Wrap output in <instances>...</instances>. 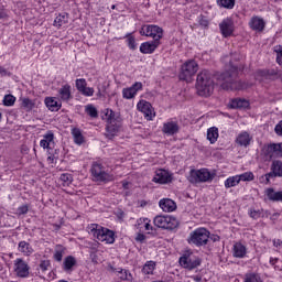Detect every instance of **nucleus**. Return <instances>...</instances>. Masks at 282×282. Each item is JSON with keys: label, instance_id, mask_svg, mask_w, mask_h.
<instances>
[{"label": "nucleus", "instance_id": "obj_41", "mask_svg": "<svg viewBox=\"0 0 282 282\" xmlns=\"http://www.w3.org/2000/svg\"><path fill=\"white\" fill-rule=\"evenodd\" d=\"M235 0H217V6L219 8H225L226 10H232L235 8Z\"/></svg>", "mask_w": 282, "mask_h": 282}, {"label": "nucleus", "instance_id": "obj_49", "mask_svg": "<svg viewBox=\"0 0 282 282\" xmlns=\"http://www.w3.org/2000/svg\"><path fill=\"white\" fill-rule=\"evenodd\" d=\"M76 89L82 93L87 87V80L85 78L76 79Z\"/></svg>", "mask_w": 282, "mask_h": 282}, {"label": "nucleus", "instance_id": "obj_38", "mask_svg": "<svg viewBox=\"0 0 282 282\" xmlns=\"http://www.w3.org/2000/svg\"><path fill=\"white\" fill-rule=\"evenodd\" d=\"M72 133L75 144H83L85 142V138L83 137V132H80V129L74 128Z\"/></svg>", "mask_w": 282, "mask_h": 282}, {"label": "nucleus", "instance_id": "obj_28", "mask_svg": "<svg viewBox=\"0 0 282 282\" xmlns=\"http://www.w3.org/2000/svg\"><path fill=\"white\" fill-rule=\"evenodd\" d=\"M44 102L47 109H50V111H58V109H61L62 107V104L58 102L54 97H46L44 99Z\"/></svg>", "mask_w": 282, "mask_h": 282}, {"label": "nucleus", "instance_id": "obj_35", "mask_svg": "<svg viewBox=\"0 0 282 282\" xmlns=\"http://www.w3.org/2000/svg\"><path fill=\"white\" fill-rule=\"evenodd\" d=\"M19 252H22L25 257H30L34 250L32 249V246H30L29 242L20 241L18 247Z\"/></svg>", "mask_w": 282, "mask_h": 282}, {"label": "nucleus", "instance_id": "obj_58", "mask_svg": "<svg viewBox=\"0 0 282 282\" xmlns=\"http://www.w3.org/2000/svg\"><path fill=\"white\" fill-rule=\"evenodd\" d=\"M28 210H30L28 205H22L21 207H19V213H28Z\"/></svg>", "mask_w": 282, "mask_h": 282}, {"label": "nucleus", "instance_id": "obj_5", "mask_svg": "<svg viewBox=\"0 0 282 282\" xmlns=\"http://www.w3.org/2000/svg\"><path fill=\"white\" fill-rule=\"evenodd\" d=\"M187 180L191 184L213 182L215 180V173H210L208 169L191 170Z\"/></svg>", "mask_w": 282, "mask_h": 282}, {"label": "nucleus", "instance_id": "obj_33", "mask_svg": "<svg viewBox=\"0 0 282 282\" xmlns=\"http://www.w3.org/2000/svg\"><path fill=\"white\" fill-rule=\"evenodd\" d=\"M262 155H264V158L267 160H272V158H274V153H276V150L274 148V143H270L268 145H264L261 150Z\"/></svg>", "mask_w": 282, "mask_h": 282}, {"label": "nucleus", "instance_id": "obj_10", "mask_svg": "<svg viewBox=\"0 0 282 282\" xmlns=\"http://www.w3.org/2000/svg\"><path fill=\"white\" fill-rule=\"evenodd\" d=\"M154 226L164 228L165 230H175L180 226L177 218L169 215H159L154 218Z\"/></svg>", "mask_w": 282, "mask_h": 282}, {"label": "nucleus", "instance_id": "obj_23", "mask_svg": "<svg viewBox=\"0 0 282 282\" xmlns=\"http://www.w3.org/2000/svg\"><path fill=\"white\" fill-rule=\"evenodd\" d=\"M236 142L239 144V147L248 148L250 147V142H252V137L250 133H248V131H242L238 134Z\"/></svg>", "mask_w": 282, "mask_h": 282}, {"label": "nucleus", "instance_id": "obj_55", "mask_svg": "<svg viewBox=\"0 0 282 282\" xmlns=\"http://www.w3.org/2000/svg\"><path fill=\"white\" fill-rule=\"evenodd\" d=\"M145 239H147V236H144V234H138L135 237V241H138L139 243H143Z\"/></svg>", "mask_w": 282, "mask_h": 282}, {"label": "nucleus", "instance_id": "obj_51", "mask_svg": "<svg viewBox=\"0 0 282 282\" xmlns=\"http://www.w3.org/2000/svg\"><path fill=\"white\" fill-rule=\"evenodd\" d=\"M8 19V9L3 6H0V21Z\"/></svg>", "mask_w": 282, "mask_h": 282}, {"label": "nucleus", "instance_id": "obj_59", "mask_svg": "<svg viewBox=\"0 0 282 282\" xmlns=\"http://www.w3.org/2000/svg\"><path fill=\"white\" fill-rule=\"evenodd\" d=\"M200 25H203V28H208V20H200Z\"/></svg>", "mask_w": 282, "mask_h": 282}, {"label": "nucleus", "instance_id": "obj_26", "mask_svg": "<svg viewBox=\"0 0 282 282\" xmlns=\"http://www.w3.org/2000/svg\"><path fill=\"white\" fill-rule=\"evenodd\" d=\"M110 270L112 272H116L120 281H133V275H131V273L124 269H121V268L116 269L113 267H110Z\"/></svg>", "mask_w": 282, "mask_h": 282}, {"label": "nucleus", "instance_id": "obj_24", "mask_svg": "<svg viewBox=\"0 0 282 282\" xmlns=\"http://www.w3.org/2000/svg\"><path fill=\"white\" fill-rule=\"evenodd\" d=\"M58 95L63 102H69V100H72V86L69 84H65L58 89Z\"/></svg>", "mask_w": 282, "mask_h": 282}, {"label": "nucleus", "instance_id": "obj_19", "mask_svg": "<svg viewBox=\"0 0 282 282\" xmlns=\"http://www.w3.org/2000/svg\"><path fill=\"white\" fill-rule=\"evenodd\" d=\"M158 47H160V41H158V40L143 42L140 45V52H141V54H153V52H155V50H158Z\"/></svg>", "mask_w": 282, "mask_h": 282}, {"label": "nucleus", "instance_id": "obj_60", "mask_svg": "<svg viewBox=\"0 0 282 282\" xmlns=\"http://www.w3.org/2000/svg\"><path fill=\"white\" fill-rule=\"evenodd\" d=\"M282 245V241L281 240H273V246L275 247V248H279V246H281Z\"/></svg>", "mask_w": 282, "mask_h": 282}, {"label": "nucleus", "instance_id": "obj_54", "mask_svg": "<svg viewBox=\"0 0 282 282\" xmlns=\"http://www.w3.org/2000/svg\"><path fill=\"white\" fill-rule=\"evenodd\" d=\"M6 76H12V73L8 72L4 67L0 66V78H3Z\"/></svg>", "mask_w": 282, "mask_h": 282}, {"label": "nucleus", "instance_id": "obj_21", "mask_svg": "<svg viewBox=\"0 0 282 282\" xmlns=\"http://www.w3.org/2000/svg\"><path fill=\"white\" fill-rule=\"evenodd\" d=\"M162 131L165 135H175L180 133V124L176 121H167L163 123Z\"/></svg>", "mask_w": 282, "mask_h": 282}, {"label": "nucleus", "instance_id": "obj_17", "mask_svg": "<svg viewBox=\"0 0 282 282\" xmlns=\"http://www.w3.org/2000/svg\"><path fill=\"white\" fill-rule=\"evenodd\" d=\"M220 32L225 39H228V36H232V32H235V22H232L230 19H225L219 24Z\"/></svg>", "mask_w": 282, "mask_h": 282}, {"label": "nucleus", "instance_id": "obj_11", "mask_svg": "<svg viewBox=\"0 0 282 282\" xmlns=\"http://www.w3.org/2000/svg\"><path fill=\"white\" fill-rule=\"evenodd\" d=\"M141 36H150L153 41H160L164 35V30L158 25L147 24L140 30Z\"/></svg>", "mask_w": 282, "mask_h": 282}, {"label": "nucleus", "instance_id": "obj_43", "mask_svg": "<svg viewBox=\"0 0 282 282\" xmlns=\"http://www.w3.org/2000/svg\"><path fill=\"white\" fill-rule=\"evenodd\" d=\"M4 107H14V102H17V97L13 95H6L2 100Z\"/></svg>", "mask_w": 282, "mask_h": 282}, {"label": "nucleus", "instance_id": "obj_13", "mask_svg": "<svg viewBox=\"0 0 282 282\" xmlns=\"http://www.w3.org/2000/svg\"><path fill=\"white\" fill-rule=\"evenodd\" d=\"M281 74L279 70L271 68V69H260L256 74L257 80L260 83H270L271 80H276Z\"/></svg>", "mask_w": 282, "mask_h": 282}, {"label": "nucleus", "instance_id": "obj_50", "mask_svg": "<svg viewBox=\"0 0 282 282\" xmlns=\"http://www.w3.org/2000/svg\"><path fill=\"white\" fill-rule=\"evenodd\" d=\"M94 91H95L94 88L86 86V88L83 89L80 94L83 96L91 97V96H94Z\"/></svg>", "mask_w": 282, "mask_h": 282}, {"label": "nucleus", "instance_id": "obj_18", "mask_svg": "<svg viewBox=\"0 0 282 282\" xmlns=\"http://www.w3.org/2000/svg\"><path fill=\"white\" fill-rule=\"evenodd\" d=\"M140 89H142V83L137 82L131 87L123 88L122 96L127 100H131V98H135V95L138 94V91H140Z\"/></svg>", "mask_w": 282, "mask_h": 282}, {"label": "nucleus", "instance_id": "obj_56", "mask_svg": "<svg viewBox=\"0 0 282 282\" xmlns=\"http://www.w3.org/2000/svg\"><path fill=\"white\" fill-rule=\"evenodd\" d=\"M275 133L278 135H282V121H280L276 126H275V129H274Z\"/></svg>", "mask_w": 282, "mask_h": 282}, {"label": "nucleus", "instance_id": "obj_61", "mask_svg": "<svg viewBox=\"0 0 282 282\" xmlns=\"http://www.w3.org/2000/svg\"><path fill=\"white\" fill-rule=\"evenodd\" d=\"M250 217H251L252 219H259V213H251V214H250Z\"/></svg>", "mask_w": 282, "mask_h": 282}, {"label": "nucleus", "instance_id": "obj_29", "mask_svg": "<svg viewBox=\"0 0 282 282\" xmlns=\"http://www.w3.org/2000/svg\"><path fill=\"white\" fill-rule=\"evenodd\" d=\"M66 23H69V13L63 12L55 18L53 25L55 28H63Z\"/></svg>", "mask_w": 282, "mask_h": 282}, {"label": "nucleus", "instance_id": "obj_46", "mask_svg": "<svg viewBox=\"0 0 282 282\" xmlns=\"http://www.w3.org/2000/svg\"><path fill=\"white\" fill-rule=\"evenodd\" d=\"M85 112L90 118H98V109H96V107H94V105H87L85 107Z\"/></svg>", "mask_w": 282, "mask_h": 282}, {"label": "nucleus", "instance_id": "obj_8", "mask_svg": "<svg viewBox=\"0 0 282 282\" xmlns=\"http://www.w3.org/2000/svg\"><path fill=\"white\" fill-rule=\"evenodd\" d=\"M178 263L185 270H195V268H199V265H202V259L195 256L193 251L187 250L180 258Z\"/></svg>", "mask_w": 282, "mask_h": 282}, {"label": "nucleus", "instance_id": "obj_16", "mask_svg": "<svg viewBox=\"0 0 282 282\" xmlns=\"http://www.w3.org/2000/svg\"><path fill=\"white\" fill-rule=\"evenodd\" d=\"M152 182H155V184H170V182H173V176H171L169 171L159 170L156 171Z\"/></svg>", "mask_w": 282, "mask_h": 282}, {"label": "nucleus", "instance_id": "obj_31", "mask_svg": "<svg viewBox=\"0 0 282 282\" xmlns=\"http://www.w3.org/2000/svg\"><path fill=\"white\" fill-rule=\"evenodd\" d=\"M137 228H139V230H145L148 232L153 231V226H151V220H149V218H140L137 221Z\"/></svg>", "mask_w": 282, "mask_h": 282}, {"label": "nucleus", "instance_id": "obj_34", "mask_svg": "<svg viewBox=\"0 0 282 282\" xmlns=\"http://www.w3.org/2000/svg\"><path fill=\"white\" fill-rule=\"evenodd\" d=\"M74 265H76V258H74L73 256H67L64 259L63 270L65 272H72Z\"/></svg>", "mask_w": 282, "mask_h": 282}, {"label": "nucleus", "instance_id": "obj_3", "mask_svg": "<svg viewBox=\"0 0 282 282\" xmlns=\"http://www.w3.org/2000/svg\"><path fill=\"white\" fill-rule=\"evenodd\" d=\"M90 173L93 182H99L102 184L113 182V174L109 173L107 167L99 162H93Z\"/></svg>", "mask_w": 282, "mask_h": 282}, {"label": "nucleus", "instance_id": "obj_39", "mask_svg": "<svg viewBox=\"0 0 282 282\" xmlns=\"http://www.w3.org/2000/svg\"><path fill=\"white\" fill-rule=\"evenodd\" d=\"M239 183H240V181H239V176L238 175L229 176L225 181V188H234V186H238Z\"/></svg>", "mask_w": 282, "mask_h": 282}, {"label": "nucleus", "instance_id": "obj_22", "mask_svg": "<svg viewBox=\"0 0 282 282\" xmlns=\"http://www.w3.org/2000/svg\"><path fill=\"white\" fill-rule=\"evenodd\" d=\"M249 25L251 30H254L256 32H263V30H265V21L263 20V18H251Z\"/></svg>", "mask_w": 282, "mask_h": 282}, {"label": "nucleus", "instance_id": "obj_6", "mask_svg": "<svg viewBox=\"0 0 282 282\" xmlns=\"http://www.w3.org/2000/svg\"><path fill=\"white\" fill-rule=\"evenodd\" d=\"M208 239H210V231L206 228H197L189 234L187 243H192L199 248L202 246H206L208 243Z\"/></svg>", "mask_w": 282, "mask_h": 282}, {"label": "nucleus", "instance_id": "obj_47", "mask_svg": "<svg viewBox=\"0 0 282 282\" xmlns=\"http://www.w3.org/2000/svg\"><path fill=\"white\" fill-rule=\"evenodd\" d=\"M126 39H128V47L129 50L135 51L138 50V44L135 43V37L131 36V33H128L126 35Z\"/></svg>", "mask_w": 282, "mask_h": 282}, {"label": "nucleus", "instance_id": "obj_4", "mask_svg": "<svg viewBox=\"0 0 282 282\" xmlns=\"http://www.w3.org/2000/svg\"><path fill=\"white\" fill-rule=\"evenodd\" d=\"M217 79L220 83V87L223 89H243V86H241V82L237 80V73L226 70L218 75Z\"/></svg>", "mask_w": 282, "mask_h": 282}, {"label": "nucleus", "instance_id": "obj_12", "mask_svg": "<svg viewBox=\"0 0 282 282\" xmlns=\"http://www.w3.org/2000/svg\"><path fill=\"white\" fill-rule=\"evenodd\" d=\"M275 177H282V161L274 160L271 163L270 172L262 176V180H265L267 184H270L271 180Z\"/></svg>", "mask_w": 282, "mask_h": 282}, {"label": "nucleus", "instance_id": "obj_2", "mask_svg": "<svg viewBox=\"0 0 282 282\" xmlns=\"http://www.w3.org/2000/svg\"><path fill=\"white\" fill-rule=\"evenodd\" d=\"M105 116L108 122L106 126L105 137L107 140H113L115 137L120 133V129L122 128V117L116 115L111 109H107Z\"/></svg>", "mask_w": 282, "mask_h": 282}, {"label": "nucleus", "instance_id": "obj_44", "mask_svg": "<svg viewBox=\"0 0 282 282\" xmlns=\"http://www.w3.org/2000/svg\"><path fill=\"white\" fill-rule=\"evenodd\" d=\"M239 182H252L254 180V174L252 172H245L238 175Z\"/></svg>", "mask_w": 282, "mask_h": 282}, {"label": "nucleus", "instance_id": "obj_20", "mask_svg": "<svg viewBox=\"0 0 282 282\" xmlns=\"http://www.w3.org/2000/svg\"><path fill=\"white\" fill-rule=\"evenodd\" d=\"M159 206L162 208L163 213H173L177 210V204L171 198L161 199L159 202Z\"/></svg>", "mask_w": 282, "mask_h": 282}, {"label": "nucleus", "instance_id": "obj_42", "mask_svg": "<svg viewBox=\"0 0 282 282\" xmlns=\"http://www.w3.org/2000/svg\"><path fill=\"white\" fill-rule=\"evenodd\" d=\"M243 282H262V280L258 273H246Z\"/></svg>", "mask_w": 282, "mask_h": 282}, {"label": "nucleus", "instance_id": "obj_27", "mask_svg": "<svg viewBox=\"0 0 282 282\" xmlns=\"http://www.w3.org/2000/svg\"><path fill=\"white\" fill-rule=\"evenodd\" d=\"M267 198L269 202H282V191H274V188L270 187L265 191Z\"/></svg>", "mask_w": 282, "mask_h": 282}, {"label": "nucleus", "instance_id": "obj_57", "mask_svg": "<svg viewBox=\"0 0 282 282\" xmlns=\"http://www.w3.org/2000/svg\"><path fill=\"white\" fill-rule=\"evenodd\" d=\"M275 153H282V143H274Z\"/></svg>", "mask_w": 282, "mask_h": 282}, {"label": "nucleus", "instance_id": "obj_64", "mask_svg": "<svg viewBox=\"0 0 282 282\" xmlns=\"http://www.w3.org/2000/svg\"><path fill=\"white\" fill-rule=\"evenodd\" d=\"M276 261H278L276 259L271 258V259H270V263H271V265H274V263H276Z\"/></svg>", "mask_w": 282, "mask_h": 282}, {"label": "nucleus", "instance_id": "obj_32", "mask_svg": "<svg viewBox=\"0 0 282 282\" xmlns=\"http://www.w3.org/2000/svg\"><path fill=\"white\" fill-rule=\"evenodd\" d=\"M246 246L241 245L240 242L234 245V257H236V259H243V257H246Z\"/></svg>", "mask_w": 282, "mask_h": 282}, {"label": "nucleus", "instance_id": "obj_36", "mask_svg": "<svg viewBox=\"0 0 282 282\" xmlns=\"http://www.w3.org/2000/svg\"><path fill=\"white\" fill-rule=\"evenodd\" d=\"M219 138V129L217 127H212L207 130V140H209L210 144H215Z\"/></svg>", "mask_w": 282, "mask_h": 282}, {"label": "nucleus", "instance_id": "obj_30", "mask_svg": "<svg viewBox=\"0 0 282 282\" xmlns=\"http://www.w3.org/2000/svg\"><path fill=\"white\" fill-rule=\"evenodd\" d=\"M247 107H250V102L246 99L236 98L230 101L231 109H247Z\"/></svg>", "mask_w": 282, "mask_h": 282}, {"label": "nucleus", "instance_id": "obj_1", "mask_svg": "<svg viewBox=\"0 0 282 282\" xmlns=\"http://www.w3.org/2000/svg\"><path fill=\"white\" fill-rule=\"evenodd\" d=\"M196 89L198 96L208 98L215 91V72L203 69L196 77Z\"/></svg>", "mask_w": 282, "mask_h": 282}, {"label": "nucleus", "instance_id": "obj_63", "mask_svg": "<svg viewBox=\"0 0 282 282\" xmlns=\"http://www.w3.org/2000/svg\"><path fill=\"white\" fill-rule=\"evenodd\" d=\"M122 187L124 188V191H128L129 188V182H122Z\"/></svg>", "mask_w": 282, "mask_h": 282}, {"label": "nucleus", "instance_id": "obj_9", "mask_svg": "<svg viewBox=\"0 0 282 282\" xmlns=\"http://www.w3.org/2000/svg\"><path fill=\"white\" fill-rule=\"evenodd\" d=\"M91 232L98 241H105L106 243H113L116 241V234L105 227L91 225Z\"/></svg>", "mask_w": 282, "mask_h": 282}, {"label": "nucleus", "instance_id": "obj_40", "mask_svg": "<svg viewBox=\"0 0 282 282\" xmlns=\"http://www.w3.org/2000/svg\"><path fill=\"white\" fill-rule=\"evenodd\" d=\"M65 254V247L57 245L55 247V252H54V259L55 261H63V256Z\"/></svg>", "mask_w": 282, "mask_h": 282}, {"label": "nucleus", "instance_id": "obj_25", "mask_svg": "<svg viewBox=\"0 0 282 282\" xmlns=\"http://www.w3.org/2000/svg\"><path fill=\"white\" fill-rule=\"evenodd\" d=\"M52 144H54V132L47 131L40 141V147L42 149H52Z\"/></svg>", "mask_w": 282, "mask_h": 282}, {"label": "nucleus", "instance_id": "obj_48", "mask_svg": "<svg viewBox=\"0 0 282 282\" xmlns=\"http://www.w3.org/2000/svg\"><path fill=\"white\" fill-rule=\"evenodd\" d=\"M22 107L25 109V111H32L34 109V101L30 98L22 99Z\"/></svg>", "mask_w": 282, "mask_h": 282}, {"label": "nucleus", "instance_id": "obj_37", "mask_svg": "<svg viewBox=\"0 0 282 282\" xmlns=\"http://www.w3.org/2000/svg\"><path fill=\"white\" fill-rule=\"evenodd\" d=\"M158 263L153 260L147 261L142 268L143 274H153L155 272Z\"/></svg>", "mask_w": 282, "mask_h": 282}, {"label": "nucleus", "instance_id": "obj_62", "mask_svg": "<svg viewBox=\"0 0 282 282\" xmlns=\"http://www.w3.org/2000/svg\"><path fill=\"white\" fill-rule=\"evenodd\" d=\"M147 200H140L139 202V206L141 207V208H144V206H147Z\"/></svg>", "mask_w": 282, "mask_h": 282}, {"label": "nucleus", "instance_id": "obj_7", "mask_svg": "<svg viewBox=\"0 0 282 282\" xmlns=\"http://www.w3.org/2000/svg\"><path fill=\"white\" fill-rule=\"evenodd\" d=\"M199 69V65L195 59H188L185 62L182 67L178 75L180 80H186V83H191V79L195 74H197Z\"/></svg>", "mask_w": 282, "mask_h": 282}, {"label": "nucleus", "instance_id": "obj_53", "mask_svg": "<svg viewBox=\"0 0 282 282\" xmlns=\"http://www.w3.org/2000/svg\"><path fill=\"white\" fill-rule=\"evenodd\" d=\"M275 52H276V63L282 66V46H279V48L275 50Z\"/></svg>", "mask_w": 282, "mask_h": 282}, {"label": "nucleus", "instance_id": "obj_52", "mask_svg": "<svg viewBox=\"0 0 282 282\" xmlns=\"http://www.w3.org/2000/svg\"><path fill=\"white\" fill-rule=\"evenodd\" d=\"M50 268V261L48 260H42L40 263V269L42 272H47V269Z\"/></svg>", "mask_w": 282, "mask_h": 282}, {"label": "nucleus", "instance_id": "obj_45", "mask_svg": "<svg viewBox=\"0 0 282 282\" xmlns=\"http://www.w3.org/2000/svg\"><path fill=\"white\" fill-rule=\"evenodd\" d=\"M61 182H63L64 186H69L72 182H74V176L69 173H63L59 176Z\"/></svg>", "mask_w": 282, "mask_h": 282}, {"label": "nucleus", "instance_id": "obj_15", "mask_svg": "<svg viewBox=\"0 0 282 282\" xmlns=\"http://www.w3.org/2000/svg\"><path fill=\"white\" fill-rule=\"evenodd\" d=\"M137 109H139L141 113H143L145 120H153V118L155 117V109H153L151 102L147 100H140L137 105Z\"/></svg>", "mask_w": 282, "mask_h": 282}, {"label": "nucleus", "instance_id": "obj_14", "mask_svg": "<svg viewBox=\"0 0 282 282\" xmlns=\"http://www.w3.org/2000/svg\"><path fill=\"white\" fill-rule=\"evenodd\" d=\"M13 265L17 276H20V279H26V276H30V265H28L25 260L18 258L14 260Z\"/></svg>", "mask_w": 282, "mask_h": 282}]
</instances>
